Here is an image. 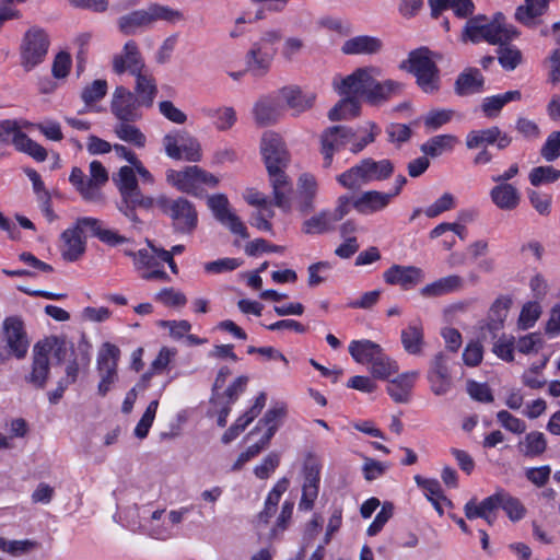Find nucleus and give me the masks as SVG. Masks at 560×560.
<instances>
[{
	"instance_id": "nucleus-1",
	"label": "nucleus",
	"mask_w": 560,
	"mask_h": 560,
	"mask_svg": "<svg viewBox=\"0 0 560 560\" xmlns=\"http://www.w3.org/2000/svg\"><path fill=\"white\" fill-rule=\"evenodd\" d=\"M382 70L369 66L354 70L337 85L339 94L363 97L368 103L377 105L401 92L402 84L394 80L380 81Z\"/></svg>"
},
{
	"instance_id": "nucleus-2",
	"label": "nucleus",
	"mask_w": 560,
	"mask_h": 560,
	"mask_svg": "<svg viewBox=\"0 0 560 560\" xmlns=\"http://www.w3.org/2000/svg\"><path fill=\"white\" fill-rule=\"evenodd\" d=\"M517 35L518 32L513 26L504 23L502 13H497L492 18L478 14L466 21L460 40L472 44L486 42L490 45H502L503 43H510Z\"/></svg>"
},
{
	"instance_id": "nucleus-3",
	"label": "nucleus",
	"mask_w": 560,
	"mask_h": 560,
	"mask_svg": "<svg viewBox=\"0 0 560 560\" xmlns=\"http://www.w3.org/2000/svg\"><path fill=\"white\" fill-rule=\"evenodd\" d=\"M499 331V328H492L489 323H480L474 327L472 336L464 350H483L492 342V350H535L542 347V337L538 332L528 334L517 340L511 335H502L494 342Z\"/></svg>"
},
{
	"instance_id": "nucleus-4",
	"label": "nucleus",
	"mask_w": 560,
	"mask_h": 560,
	"mask_svg": "<svg viewBox=\"0 0 560 560\" xmlns=\"http://www.w3.org/2000/svg\"><path fill=\"white\" fill-rule=\"evenodd\" d=\"M375 141V133L371 131L365 136H359L351 127L338 125L325 129L320 136L322 149L324 156V166L329 167L336 151L347 145L352 153L361 152L368 144Z\"/></svg>"
},
{
	"instance_id": "nucleus-5",
	"label": "nucleus",
	"mask_w": 560,
	"mask_h": 560,
	"mask_svg": "<svg viewBox=\"0 0 560 560\" xmlns=\"http://www.w3.org/2000/svg\"><path fill=\"white\" fill-rule=\"evenodd\" d=\"M183 20V13L167 5L152 3L144 9L135 10L118 19L119 31L132 35L139 31L152 27L156 22L164 21L175 24Z\"/></svg>"
},
{
	"instance_id": "nucleus-6",
	"label": "nucleus",
	"mask_w": 560,
	"mask_h": 560,
	"mask_svg": "<svg viewBox=\"0 0 560 560\" xmlns=\"http://www.w3.org/2000/svg\"><path fill=\"white\" fill-rule=\"evenodd\" d=\"M394 173L390 160L375 161L371 158L361 160L346 172L337 176V182L347 189H358L372 182L389 178Z\"/></svg>"
},
{
	"instance_id": "nucleus-7",
	"label": "nucleus",
	"mask_w": 560,
	"mask_h": 560,
	"mask_svg": "<svg viewBox=\"0 0 560 560\" xmlns=\"http://www.w3.org/2000/svg\"><path fill=\"white\" fill-rule=\"evenodd\" d=\"M282 35L279 31L270 30L254 42L245 55V71L254 78L266 77L277 54L276 45Z\"/></svg>"
},
{
	"instance_id": "nucleus-8",
	"label": "nucleus",
	"mask_w": 560,
	"mask_h": 560,
	"mask_svg": "<svg viewBox=\"0 0 560 560\" xmlns=\"http://www.w3.org/2000/svg\"><path fill=\"white\" fill-rule=\"evenodd\" d=\"M161 208L172 220L176 233L191 234L198 225V212L195 205L184 197L163 199Z\"/></svg>"
},
{
	"instance_id": "nucleus-9",
	"label": "nucleus",
	"mask_w": 560,
	"mask_h": 560,
	"mask_svg": "<svg viewBox=\"0 0 560 560\" xmlns=\"http://www.w3.org/2000/svg\"><path fill=\"white\" fill-rule=\"evenodd\" d=\"M410 72L417 78V83L425 93H432L439 89L438 68L432 60L431 51L421 47L409 54Z\"/></svg>"
},
{
	"instance_id": "nucleus-10",
	"label": "nucleus",
	"mask_w": 560,
	"mask_h": 560,
	"mask_svg": "<svg viewBox=\"0 0 560 560\" xmlns=\"http://www.w3.org/2000/svg\"><path fill=\"white\" fill-rule=\"evenodd\" d=\"M49 39L46 32L37 26L31 27L21 44V65L30 71L45 60L48 52Z\"/></svg>"
},
{
	"instance_id": "nucleus-11",
	"label": "nucleus",
	"mask_w": 560,
	"mask_h": 560,
	"mask_svg": "<svg viewBox=\"0 0 560 560\" xmlns=\"http://www.w3.org/2000/svg\"><path fill=\"white\" fill-rule=\"evenodd\" d=\"M163 145L168 158L198 162L201 160V147L198 140L185 132L167 133Z\"/></svg>"
},
{
	"instance_id": "nucleus-12",
	"label": "nucleus",
	"mask_w": 560,
	"mask_h": 560,
	"mask_svg": "<svg viewBox=\"0 0 560 560\" xmlns=\"http://www.w3.org/2000/svg\"><path fill=\"white\" fill-rule=\"evenodd\" d=\"M247 382L248 378L246 376H240L225 388V394L222 396L211 395L208 415L210 417L218 416L217 423L219 427L224 428L226 425L231 406L245 392Z\"/></svg>"
},
{
	"instance_id": "nucleus-13",
	"label": "nucleus",
	"mask_w": 560,
	"mask_h": 560,
	"mask_svg": "<svg viewBox=\"0 0 560 560\" xmlns=\"http://www.w3.org/2000/svg\"><path fill=\"white\" fill-rule=\"evenodd\" d=\"M260 151L268 173L283 172L289 163V153L278 133L266 131L261 138Z\"/></svg>"
},
{
	"instance_id": "nucleus-14",
	"label": "nucleus",
	"mask_w": 560,
	"mask_h": 560,
	"mask_svg": "<svg viewBox=\"0 0 560 560\" xmlns=\"http://www.w3.org/2000/svg\"><path fill=\"white\" fill-rule=\"evenodd\" d=\"M355 362L366 366L373 378L388 381L399 371L398 363L386 352H351Z\"/></svg>"
},
{
	"instance_id": "nucleus-15",
	"label": "nucleus",
	"mask_w": 560,
	"mask_h": 560,
	"mask_svg": "<svg viewBox=\"0 0 560 560\" xmlns=\"http://www.w3.org/2000/svg\"><path fill=\"white\" fill-rule=\"evenodd\" d=\"M139 100L127 88L119 85L113 92L110 112L118 121H137L142 117Z\"/></svg>"
},
{
	"instance_id": "nucleus-16",
	"label": "nucleus",
	"mask_w": 560,
	"mask_h": 560,
	"mask_svg": "<svg viewBox=\"0 0 560 560\" xmlns=\"http://www.w3.org/2000/svg\"><path fill=\"white\" fill-rule=\"evenodd\" d=\"M148 248H141L138 250V264L136 267L137 271H140V277L143 280H170L168 275L163 270L158 252L162 248H158L153 245L150 240H147Z\"/></svg>"
},
{
	"instance_id": "nucleus-17",
	"label": "nucleus",
	"mask_w": 560,
	"mask_h": 560,
	"mask_svg": "<svg viewBox=\"0 0 560 560\" xmlns=\"http://www.w3.org/2000/svg\"><path fill=\"white\" fill-rule=\"evenodd\" d=\"M448 362L450 358L445 352H439L431 362L428 381L435 396H444L452 389L453 381Z\"/></svg>"
},
{
	"instance_id": "nucleus-18",
	"label": "nucleus",
	"mask_w": 560,
	"mask_h": 560,
	"mask_svg": "<svg viewBox=\"0 0 560 560\" xmlns=\"http://www.w3.org/2000/svg\"><path fill=\"white\" fill-rule=\"evenodd\" d=\"M208 206L215 219L226 225L233 234H237L243 238L248 237L246 226L235 213L230 211L229 200L224 195L220 194L209 197Z\"/></svg>"
},
{
	"instance_id": "nucleus-19",
	"label": "nucleus",
	"mask_w": 560,
	"mask_h": 560,
	"mask_svg": "<svg viewBox=\"0 0 560 560\" xmlns=\"http://www.w3.org/2000/svg\"><path fill=\"white\" fill-rule=\"evenodd\" d=\"M145 67L139 47L135 40H128L124 45L122 50L113 57V70L117 74H122L128 71L133 75Z\"/></svg>"
},
{
	"instance_id": "nucleus-20",
	"label": "nucleus",
	"mask_w": 560,
	"mask_h": 560,
	"mask_svg": "<svg viewBox=\"0 0 560 560\" xmlns=\"http://www.w3.org/2000/svg\"><path fill=\"white\" fill-rule=\"evenodd\" d=\"M384 281L409 290L424 280V272L416 266L393 265L383 273Z\"/></svg>"
},
{
	"instance_id": "nucleus-21",
	"label": "nucleus",
	"mask_w": 560,
	"mask_h": 560,
	"mask_svg": "<svg viewBox=\"0 0 560 560\" xmlns=\"http://www.w3.org/2000/svg\"><path fill=\"white\" fill-rule=\"evenodd\" d=\"M2 337L10 350H27L31 345L24 320L18 315L4 318Z\"/></svg>"
},
{
	"instance_id": "nucleus-22",
	"label": "nucleus",
	"mask_w": 560,
	"mask_h": 560,
	"mask_svg": "<svg viewBox=\"0 0 560 560\" xmlns=\"http://www.w3.org/2000/svg\"><path fill=\"white\" fill-rule=\"evenodd\" d=\"M393 198H395V194L368 190L361 192L352 200V207L358 213L369 215L385 210Z\"/></svg>"
},
{
	"instance_id": "nucleus-23",
	"label": "nucleus",
	"mask_w": 560,
	"mask_h": 560,
	"mask_svg": "<svg viewBox=\"0 0 560 560\" xmlns=\"http://www.w3.org/2000/svg\"><path fill=\"white\" fill-rule=\"evenodd\" d=\"M119 352H101L97 359V371L100 375V383L97 392L101 396H106L112 386L118 380L117 362Z\"/></svg>"
},
{
	"instance_id": "nucleus-24",
	"label": "nucleus",
	"mask_w": 560,
	"mask_h": 560,
	"mask_svg": "<svg viewBox=\"0 0 560 560\" xmlns=\"http://www.w3.org/2000/svg\"><path fill=\"white\" fill-rule=\"evenodd\" d=\"M86 226H79L78 221L74 226L65 230L61 234L60 252L67 261L78 260L85 252V242L81 237V232Z\"/></svg>"
},
{
	"instance_id": "nucleus-25",
	"label": "nucleus",
	"mask_w": 560,
	"mask_h": 560,
	"mask_svg": "<svg viewBox=\"0 0 560 560\" xmlns=\"http://www.w3.org/2000/svg\"><path fill=\"white\" fill-rule=\"evenodd\" d=\"M78 225L86 226V229L90 230L92 236L96 237L98 241L108 246H117L129 241V238L119 234L117 231L106 228L103 221L96 218H79Z\"/></svg>"
},
{
	"instance_id": "nucleus-26",
	"label": "nucleus",
	"mask_w": 560,
	"mask_h": 560,
	"mask_svg": "<svg viewBox=\"0 0 560 560\" xmlns=\"http://www.w3.org/2000/svg\"><path fill=\"white\" fill-rule=\"evenodd\" d=\"M419 377L418 371H410L397 375L393 380H388L387 394L395 402L406 404L411 397V392L416 381Z\"/></svg>"
},
{
	"instance_id": "nucleus-27",
	"label": "nucleus",
	"mask_w": 560,
	"mask_h": 560,
	"mask_svg": "<svg viewBox=\"0 0 560 560\" xmlns=\"http://www.w3.org/2000/svg\"><path fill=\"white\" fill-rule=\"evenodd\" d=\"M199 167L187 166L182 171L168 170L166 180L182 192L197 195Z\"/></svg>"
},
{
	"instance_id": "nucleus-28",
	"label": "nucleus",
	"mask_w": 560,
	"mask_h": 560,
	"mask_svg": "<svg viewBox=\"0 0 560 560\" xmlns=\"http://www.w3.org/2000/svg\"><path fill=\"white\" fill-rule=\"evenodd\" d=\"M270 185L272 187L273 203L282 209L289 211L291 209V197L293 187L284 172L268 173Z\"/></svg>"
},
{
	"instance_id": "nucleus-29",
	"label": "nucleus",
	"mask_w": 560,
	"mask_h": 560,
	"mask_svg": "<svg viewBox=\"0 0 560 560\" xmlns=\"http://www.w3.org/2000/svg\"><path fill=\"white\" fill-rule=\"evenodd\" d=\"M136 79L135 95L144 107H151L158 94V86L153 74L145 67L133 74Z\"/></svg>"
},
{
	"instance_id": "nucleus-30",
	"label": "nucleus",
	"mask_w": 560,
	"mask_h": 560,
	"mask_svg": "<svg viewBox=\"0 0 560 560\" xmlns=\"http://www.w3.org/2000/svg\"><path fill=\"white\" fill-rule=\"evenodd\" d=\"M383 42L381 38L370 35H359L347 39L341 51L345 55H374L382 50Z\"/></svg>"
},
{
	"instance_id": "nucleus-31",
	"label": "nucleus",
	"mask_w": 560,
	"mask_h": 560,
	"mask_svg": "<svg viewBox=\"0 0 560 560\" xmlns=\"http://www.w3.org/2000/svg\"><path fill=\"white\" fill-rule=\"evenodd\" d=\"M490 198L499 209L504 211L516 209L521 202L518 189L509 183L497 184L492 187Z\"/></svg>"
},
{
	"instance_id": "nucleus-32",
	"label": "nucleus",
	"mask_w": 560,
	"mask_h": 560,
	"mask_svg": "<svg viewBox=\"0 0 560 560\" xmlns=\"http://www.w3.org/2000/svg\"><path fill=\"white\" fill-rule=\"evenodd\" d=\"M485 83L483 75L477 68H469L462 72L455 81L457 95H470L482 91Z\"/></svg>"
},
{
	"instance_id": "nucleus-33",
	"label": "nucleus",
	"mask_w": 560,
	"mask_h": 560,
	"mask_svg": "<svg viewBox=\"0 0 560 560\" xmlns=\"http://www.w3.org/2000/svg\"><path fill=\"white\" fill-rule=\"evenodd\" d=\"M281 97L296 114L310 109L315 102L314 93H303L299 86H285L280 90Z\"/></svg>"
},
{
	"instance_id": "nucleus-34",
	"label": "nucleus",
	"mask_w": 560,
	"mask_h": 560,
	"mask_svg": "<svg viewBox=\"0 0 560 560\" xmlns=\"http://www.w3.org/2000/svg\"><path fill=\"white\" fill-rule=\"evenodd\" d=\"M255 121L259 126H269L275 124L280 115L281 107L277 100L272 97H261L253 109Z\"/></svg>"
},
{
	"instance_id": "nucleus-35",
	"label": "nucleus",
	"mask_w": 560,
	"mask_h": 560,
	"mask_svg": "<svg viewBox=\"0 0 560 560\" xmlns=\"http://www.w3.org/2000/svg\"><path fill=\"white\" fill-rule=\"evenodd\" d=\"M463 288V279L457 275H451L427 284L420 290L424 298L445 295Z\"/></svg>"
},
{
	"instance_id": "nucleus-36",
	"label": "nucleus",
	"mask_w": 560,
	"mask_h": 560,
	"mask_svg": "<svg viewBox=\"0 0 560 560\" xmlns=\"http://www.w3.org/2000/svg\"><path fill=\"white\" fill-rule=\"evenodd\" d=\"M457 143V137L453 135H438L424 142L420 147V150L427 156L438 158L446 152L453 151Z\"/></svg>"
},
{
	"instance_id": "nucleus-37",
	"label": "nucleus",
	"mask_w": 560,
	"mask_h": 560,
	"mask_svg": "<svg viewBox=\"0 0 560 560\" xmlns=\"http://www.w3.org/2000/svg\"><path fill=\"white\" fill-rule=\"evenodd\" d=\"M549 0H525L516 9L515 18L526 26H533L536 18L542 15L548 9Z\"/></svg>"
},
{
	"instance_id": "nucleus-38",
	"label": "nucleus",
	"mask_w": 560,
	"mask_h": 560,
	"mask_svg": "<svg viewBox=\"0 0 560 560\" xmlns=\"http://www.w3.org/2000/svg\"><path fill=\"white\" fill-rule=\"evenodd\" d=\"M512 304L513 300L510 295H499L489 308L487 323H489L492 328H499L501 330Z\"/></svg>"
},
{
	"instance_id": "nucleus-39",
	"label": "nucleus",
	"mask_w": 560,
	"mask_h": 560,
	"mask_svg": "<svg viewBox=\"0 0 560 560\" xmlns=\"http://www.w3.org/2000/svg\"><path fill=\"white\" fill-rule=\"evenodd\" d=\"M521 97L522 94L517 90L485 97L481 104V109L487 117H497L505 104L512 101H520Z\"/></svg>"
},
{
	"instance_id": "nucleus-40",
	"label": "nucleus",
	"mask_w": 560,
	"mask_h": 560,
	"mask_svg": "<svg viewBox=\"0 0 560 560\" xmlns=\"http://www.w3.org/2000/svg\"><path fill=\"white\" fill-rule=\"evenodd\" d=\"M33 126L25 119H3L0 120V143H12L16 148V140L23 136V129Z\"/></svg>"
},
{
	"instance_id": "nucleus-41",
	"label": "nucleus",
	"mask_w": 560,
	"mask_h": 560,
	"mask_svg": "<svg viewBox=\"0 0 560 560\" xmlns=\"http://www.w3.org/2000/svg\"><path fill=\"white\" fill-rule=\"evenodd\" d=\"M360 102L354 95H347V97L339 101L329 112L328 118L331 121L346 120L354 118L360 113Z\"/></svg>"
},
{
	"instance_id": "nucleus-42",
	"label": "nucleus",
	"mask_w": 560,
	"mask_h": 560,
	"mask_svg": "<svg viewBox=\"0 0 560 560\" xmlns=\"http://www.w3.org/2000/svg\"><path fill=\"white\" fill-rule=\"evenodd\" d=\"M135 121H118L114 126L115 135L122 141L137 148H143L147 142L144 133L133 125Z\"/></svg>"
},
{
	"instance_id": "nucleus-43",
	"label": "nucleus",
	"mask_w": 560,
	"mask_h": 560,
	"mask_svg": "<svg viewBox=\"0 0 560 560\" xmlns=\"http://www.w3.org/2000/svg\"><path fill=\"white\" fill-rule=\"evenodd\" d=\"M335 224L330 210H324L304 221L303 232L305 234H323L332 231Z\"/></svg>"
},
{
	"instance_id": "nucleus-44",
	"label": "nucleus",
	"mask_w": 560,
	"mask_h": 560,
	"mask_svg": "<svg viewBox=\"0 0 560 560\" xmlns=\"http://www.w3.org/2000/svg\"><path fill=\"white\" fill-rule=\"evenodd\" d=\"M521 451L527 457L540 456L547 448V440L542 432L532 431L520 443Z\"/></svg>"
},
{
	"instance_id": "nucleus-45",
	"label": "nucleus",
	"mask_w": 560,
	"mask_h": 560,
	"mask_svg": "<svg viewBox=\"0 0 560 560\" xmlns=\"http://www.w3.org/2000/svg\"><path fill=\"white\" fill-rule=\"evenodd\" d=\"M69 182L81 194L83 199L88 201H98L101 199L100 191H94L91 188L89 178H86L85 174L80 167H72Z\"/></svg>"
},
{
	"instance_id": "nucleus-46",
	"label": "nucleus",
	"mask_w": 560,
	"mask_h": 560,
	"mask_svg": "<svg viewBox=\"0 0 560 560\" xmlns=\"http://www.w3.org/2000/svg\"><path fill=\"white\" fill-rule=\"evenodd\" d=\"M48 352H35L33 366L27 381L37 387H43L49 372Z\"/></svg>"
},
{
	"instance_id": "nucleus-47",
	"label": "nucleus",
	"mask_w": 560,
	"mask_h": 560,
	"mask_svg": "<svg viewBox=\"0 0 560 560\" xmlns=\"http://www.w3.org/2000/svg\"><path fill=\"white\" fill-rule=\"evenodd\" d=\"M203 113L221 131L230 129L236 121V113L232 107L207 108Z\"/></svg>"
},
{
	"instance_id": "nucleus-48",
	"label": "nucleus",
	"mask_w": 560,
	"mask_h": 560,
	"mask_svg": "<svg viewBox=\"0 0 560 560\" xmlns=\"http://www.w3.org/2000/svg\"><path fill=\"white\" fill-rule=\"evenodd\" d=\"M78 348L79 350H86L89 348H97L98 350H118L117 346L113 345L109 340L103 338L101 332H93L88 335L85 332L78 334Z\"/></svg>"
},
{
	"instance_id": "nucleus-49",
	"label": "nucleus",
	"mask_w": 560,
	"mask_h": 560,
	"mask_svg": "<svg viewBox=\"0 0 560 560\" xmlns=\"http://www.w3.org/2000/svg\"><path fill=\"white\" fill-rule=\"evenodd\" d=\"M454 115L455 112L450 108H433L423 117L424 127L429 131H435L442 126L448 124Z\"/></svg>"
},
{
	"instance_id": "nucleus-50",
	"label": "nucleus",
	"mask_w": 560,
	"mask_h": 560,
	"mask_svg": "<svg viewBox=\"0 0 560 560\" xmlns=\"http://www.w3.org/2000/svg\"><path fill=\"white\" fill-rule=\"evenodd\" d=\"M499 138V128L472 130L467 135L466 145L468 149H476L483 144H493Z\"/></svg>"
},
{
	"instance_id": "nucleus-51",
	"label": "nucleus",
	"mask_w": 560,
	"mask_h": 560,
	"mask_svg": "<svg viewBox=\"0 0 560 560\" xmlns=\"http://www.w3.org/2000/svg\"><path fill=\"white\" fill-rule=\"evenodd\" d=\"M498 60L503 69L512 71L522 62V52L509 43H503L498 48Z\"/></svg>"
},
{
	"instance_id": "nucleus-52",
	"label": "nucleus",
	"mask_w": 560,
	"mask_h": 560,
	"mask_svg": "<svg viewBox=\"0 0 560 560\" xmlns=\"http://www.w3.org/2000/svg\"><path fill=\"white\" fill-rule=\"evenodd\" d=\"M15 150L28 154L37 162H44L47 159L46 149L32 140L26 133L20 136V138L16 140Z\"/></svg>"
},
{
	"instance_id": "nucleus-53",
	"label": "nucleus",
	"mask_w": 560,
	"mask_h": 560,
	"mask_svg": "<svg viewBox=\"0 0 560 560\" xmlns=\"http://www.w3.org/2000/svg\"><path fill=\"white\" fill-rule=\"evenodd\" d=\"M501 509L506 513L512 522L522 520L526 514V509L520 499L511 495L506 491H502Z\"/></svg>"
},
{
	"instance_id": "nucleus-54",
	"label": "nucleus",
	"mask_w": 560,
	"mask_h": 560,
	"mask_svg": "<svg viewBox=\"0 0 560 560\" xmlns=\"http://www.w3.org/2000/svg\"><path fill=\"white\" fill-rule=\"evenodd\" d=\"M541 315V306L536 301L527 302L523 305L518 319L517 326L521 329H528L533 327Z\"/></svg>"
},
{
	"instance_id": "nucleus-55",
	"label": "nucleus",
	"mask_w": 560,
	"mask_h": 560,
	"mask_svg": "<svg viewBox=\"0 0 560 560\" xmlns=\"http://www.w3.org/2000/svg\"><path fill=\"white\" fill-rule=\"evenodd\" d=\"M529 182L533 186H540L545 184H551L560 178V170L553 166H537L534 167L529 173Z\"/></svg>"
},
{
	"instance_id": "nucleus-56",
	"label": "nucleus",
	"mask_w": 560,
	"mask_h": 560,
	"mask_svg": "<svg viewBox=\"0 0 560 560\" xmlns=\"http://www.w3.org/2000/svg\"><path fill=\"white\" fill-rule=\"evenodd\" d=\"M267 401L266 393L261 392L255 399L254 405L241 417L236 419L234 424L243 432L261 412Z\"/></svg>"
},
{
	"instance_id": "nucleus-57",
	"label": "nucleus",
	"mask_w": 560,
	"mask_h": 560,
	"mask_svg": "<svg viewBox=\"0 0 560 560\" xmlns=\"http://www.w3.org/2000/svg\"><path fill=\"white\" fill-rule=\"evenodd\" d=\"M288 412L287 405L283 402H276L271 408H269L264 417L258 421L257 425L248 433L247 436L255 434L259 430L260 424L270 425L273 423H278L280 425L281 421L285 418Z\"/></svg>"
},
{
	"instance_id": "nucleus-58",
	"label": "nucleus",
	"mask_w": 560,
	"mask_h": 560,
	"mask_svg": "<svg viewBox=\"0 0 560 560\" xmlns=\"http://www.w3.org/2000/svg\"><path fill=\"white\" fill-rule=\"evenodd\" d=\"M456 207V199L453 194L444 192L439 199L424 209L428 218H436L440 214L453 210Z\"/></svg>"
},
{
	"instance_id": "nucleus-59",
	"label": "nucleus",
	"mask_w": 560,
	"mask_h": 560,
	"mask_svg": "<svg viewBox=\"0 0 560 560\" xmlns=\"http://www.w3.org/2000/svg\"><path fill=\"white\" fill-rule=\"evenodd\" d=\"M107 92V82L105 80H94L90 85H86L81 92V98L85 105H91L102 100Z\"/></svg>"
},
{
	"instance_id": "nucleus-60",
	"label": "nucleus",
	"mask_w": 560,
	"mask_h": 560,
	"mask_svg": "<svg viewBox=\"0 0 560 560\" xmlns=\"http://www.w3.org/2000/svg\"><path fill=\"white\" fill-rule=\"evenodd\" d=\"M423 332L419 325L411 324L401 331V342L405 350H419L422 346Z\"/></svg>"
},
{
	"instance_id": "nucleus-61",
	"label": "nucleus",
	"mask_w": 560,
	"mask_h": 560,
	"mask_svg": "<svg viewBox=\"0 0 560 560\" xmlns=\"http://www.w3.org/2000/svg\"><path fill=\"white\" fill-rule=\"evenodd\" d=\"M158 406H159L158 400H152L148 405L144 413L142 415L141 419L139 420V422L135 429V435L138 439L147 438L149 430H150V428L153 423V420L155 418Z\"/></svg>"
},
{
	"instance_id": "nucleus-62",
	"label": "nucleus",
	"mask_w": 560,
	"mask_h": 560,
	"mask_svg": "<svg viewBox=\"0 0 560 560\" xmlns=\"http://www.w3.org/2000/svg\"><path fill=\"white\" fill-rule=\"evenodd\" d=\"M119 203L128 205L133 208L150 209L153 206V199L151 197L143 196L140 192L139 187H136L126 192L124 191Z\"/></svg>"
},
{
	"instance_id": "nucleus-63",
	"label": "nucleus",
	"mask_w": 560,
	"mask_h": 560,
	"mask_svg": "<svg viewBox=\"0 0 560 560\" xmlns=\"http://www.w3.org/2000/svg\"><path fill=\"white\" fill-rule=\"evenodd\" d=\"M242 265V260L237 258H220L213 261L206 262L203 265V269L207 273H222L228 271H233L237 269Z\"/></svg>"
},
{
	"instance_id": "nucleus-64",
	"label": "nucleus",
	"mask_w": 560,
	"mask_h": 560,
	"mask_svg": "<svg viewBox=\"0 0 560 560\" xmlns=\"http://www.w3.org/2000/svg\"><path fill=\"white\" fill-rule=\"evenodd\" d=\"M466 390L470 398L476 401L492 402L494 399L490 387L486 383L469 380L466 384Z\"/></svg>"
}]
</instances>
